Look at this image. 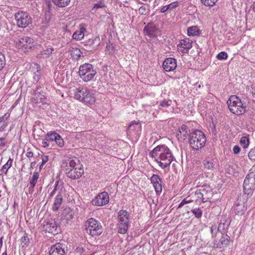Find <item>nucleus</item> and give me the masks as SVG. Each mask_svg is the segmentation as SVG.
Masks as SVG:
<instances>
[{"label": "nucleus", "mask_w": 255, "mask_h": 255, "mask_svg": "<svg viewBox=\"0 0 255 255\" xmlns=\"http://www.w3.org/2000/svg\"><path fill=\"white\" fill-rule=\"evenodd\" d=\"M149 155L163 169L169 166L174 158L171 151L165 144L159 145L154 148Z\"/></svg>", "instance_id": "obj_1"}, {"label": "nucleus", "mask_w": 255, "mask_h": 255, "mask_svg": "<svg viewBox=\"0 0 255 255\" xmlns=\"http://www.w3.org/2000/svg\"><path fill=\"white\" fill-rule=\"evenodd\" d=\"M206 142L205 133L200 130L195 129L190 133L189 142L190 146L196 150L203 148Z\"/></svg>", "instance_id": "obj_2"}, {"label": "nucleus", "mask_w": 255, "mask_h": 255, "mask_svg": "<svg viewBox=\"0 0 255 255\" xmlns=\"http://www.w3.org/2000/svg\"><path fill=\"white\" fill-rule=\"evenodd\" d=\"M227 104L230 111L233 114L239 116L244 114L246 107L241 99L237 95H232L227 101Z\"/></svg>", "instance_id": "obj_3"}, {"label": "nucleus", "mask_w": 255, "mask_h": 255, "mask_svg": "<svg viewBox=\"0 0 255 255\" xmlns=\"http://www.w3.org/2000/svg\"><path fill=\"white\" fill-rule=\"evenodd\" d=\"M129 214L127 210H121L118 212L117 227L119 233L125 234L127 232L129 226Z\"/></svg>", "instance_id": "obj_4"}, {"label": "nucleus", "mask_w": 255, "mask_h": 255, "mask_svg": "<svg viewBox=\"0 0 255 255\" xmlns=\"http://www.w3.org/2000/svg\"><path fill=\"white\" fill-rule=\"evenodd\" d=\"M74 98L79 101L89 104H93L95 101L94 95L85 87L76 88L74 92Z\"/></svg>", "instance_id": "obj_5"}, {"label": "nucleus", "mask_w": 255, "mask_h": 255, "mask_svg": "<svg viewBox=\"0 0 255 255\" xmlns=\"http://www.w3.org/2000/svg\"><path fill=\"white\" fill-rule=\"evenodd\" d=\"M78 73L80 78L84 81L89 82L93 79L97 72L93 65L85 63L80 65Z\"/></svg>", "instance_id": "obj_6"}, {"label": "nucleus", "mask_w": 255, "mask_h": 255, "mask_svg": "<svg viewBox=\"0 0 255 255\" xmlns=\"http://www.w3.org/2000/svg\"><path fill=\"white\" fill-rule=\"evenodd\" d=\"M86 232L91 236H99L103 231L101 223L94 218L89 219L85 223Z\"/></svg>", "instance_id": "obj_7"}, {"label": "nucleus", "mask_w": 255, "mask_h": 255, "mask_svg": "<svg viewBox=\"0 0 255 255\" xmlns=\"http://www.w3.org/2000/svg\"><path fill=\"white\" fill-rule=\"evenodd\" d=\"M244 192L248 195H252L255 190V171L249 172L243 183Z\"/></svg>", "instance_id": "obj_8"}, {"label": "nucleus", "mask_w": 255, "mask_h": 255, "mask_svg": "<svg viewBox=\"0 0 255 255\" xmlns=\"http://www.w3.org/2000/svg\"><path fill=\"white\" fill-rule=\"evenodd\" d=\"M14 18L18 27L25 28L32 22V18L28 13L18 11L15 13Z\"/></svg>", "instance_id": "obj_9"}, {"label": "nucleus", "mask_w": 255, "mask_h": 255, "mask_svg": "<svg viewBox=\"0 0 255 255\" xmlns=\"http://www.w3.org/2000/svg\"><path fill=\"white\" fill-rule=\"evenodd\" d=\"M16 46L21 51L25 52L34 47L35 41L30 37L23 36L18 39Z\"/></svg>", "instance_id": "obj_10"}, {"label": "nucleus", "mask_w": 255, "mask_h": 255, "mask_svg": "<svg viewBox=\"0 0 255 255\" xmlns=\"http://www.w3.org/2000/svg\"><path fill=\"white\" fill-rule=\"evenodd\" d=\"M66 174L72 179L80 178L84 174V169L82 164H78V167L73 168L68 167L66 170Z\"/></svg>", "instance_id": "obj_11"}, {"label": "nucleus", "mask_w": 255, "mask_h": 255, "mask_svg": "<svg viewBox=\"0 0 255 255\" xmlns=\"http://www.w3.org/2000/svg\"><path fill=\"white\" fill-rule=\"evenodd\" d=\"M198 198H201L202 202L208 201L212 197L213 192L209 185H205L202 189L199 190V192H196Z\"/></svg>", "instance_id": "obj_12"}, {"label": "nucleus", "mask_w": 255, "mask_h": 255, "mask_svg": "<svg viewBox=\"0 0 255 255\" xmlns=\"http://www.w3.org/2000/svg\"><path fill=\"white\" fill-rule=\"evenodd\" d=\"M109 201V197L106 192H103L98 195L92 201V204L94 206H101L107 204Z\"/></svg>", "instance_id": "obj_13"}, {"label": "nucleus", "mask_w": 255, "mask_h": 255, "mask_svg": "<svg viewBox=\"0 0 255 255\" xmlns=\"http://www.w3.org/2000/svg\"><path fill=\"white\" fill-rule=\"evenodd\" d=\"M43 230L46 232L51 233L53 235L58 233L57 225L54 220L50 219L45 221L43 223Z\"/></svg>", "instance_id": "obj_14"}, {"label": "nucleus", "mask_w": 255, "mask_h": 255, "mask_svg": "<svg viewBox=\"0 0 255 255\" xmlns=\"http://www.w3.org/2000/svg\"><path fill=\"white\" fill-rule=\"evenodd\" d=\"M158 31V27L153 22L148 23L143 28L144 34L150 38L156 37Z\"/></svg>", "instance_id": "obj_15"}, {"label": "nucleus", "mask_w": 255, "mask_h": 255, "mask_svg": "<svg viewBox=\"0 0 255 255\" xmlns=\"http://www.w3.org/2000/svg\"><path fill=\"white\" fill-rule=\"evenodd\" d=\"M150 182L154 187L156 193L157 195H159L161 193L162 190L161 185L162 182V179L158 175L153 174L150 178Z\"/></svg>", "instance_id": "obj_16"}, {"label": "nucleus", "mask_w": 255, "mask_h": 255, "mask_svg": "<svg viewBox=\"0 0 255 255\" xmlns=\"http://www.w3.org/2000/svg\"><path fill=\"white\" fill-rule=\"evenodd\" d=\"M49 255H65L64 245L58 243L52 246L49 251Z\"/></svg>", "instance_id": "obj_17"}, {"label": "nucleus", "mask_w": 255, "mask_h": 255, "mask_svg": "<svg viewBox=\"0 0 255 255\" xmlns=\"http://www.w3.org/2000/svg\"><path fill=\"white\" fill-rule=\"evenodd\" d=\"M162 67L166 72L172 71L177 67L176 60L173 58H167L163 61Z\"/></svg>", "instance_id": "obj_18"}, {"label": "nucleus", "mask_w": 255, "mask_h": 255, "mask_svg": "<svg viewBox=\"0 0 255 255\" xmlns=\"http://www.w3.org/2000/svg\"><path fill=\"white\" fill-rule=\"evenodd\" d=\"M100 45V39L96 38L94 39H90L85 44V49L87 51H93L95 50Z\"/></svg>", "instance_id": "obj_19"}, {"label": "nucleus", "mask_w": 255, "mask_h": 255, "mask_svg": "<svg viewBox=\"0 0 255 255\" xmlns=\"http://www.w3.org/2000/svg\"><path fill=\"white\" fill-rule=\"evenodd\" d=\"M192 41L189 38H185L180 41L179 44L178 46L183 48V49H180L182 53H187L188 50L191 49L192 47Z\"/></svg>", "instance_id": "obj_20"}, {"label": "nucleus", "mask_w": 255, "mask_h": 255, "mask_svg": "<svg viewBox=\"0 0 255 255\" xmlns=\"http://www.w3.org/2000/svg\"><path fill=\"white\" fill-rule=\"evenodd\" d=\"M230 237L227 234L222 235L219 243L217 244L216 247L222 248L227 247L230 243Z\"/></svg>", "instance_id": "obj_21"}, {"label": "nucleus", "mask_w": 255, "mask_h": 255, "mask_svg": "<svg viewBox=\"0 0 255 255\" xmlns=\"http://www.w3.org/2000/svg\"><path fill=\"white\" fill-rule=\"evenodd\" d=\"M31 102L34 104L40 103L44 104L46 103V98L43 93L33 94Z\"/></svg>", "instance_id": "obj_22"}, {"label": "nucleus", "mask_w": 255, "mask_h": 255, "mask_svg": "<svg viewBox=\"0 0 255 255\" xmlns=\"http://www.w3.org/2000/svg\"><path fill=\"white\" fill-rule=\"evenodd\" d=\"M190 130L188 127L185 125H182L181 127L178 129V132L177 133V136L178 139L179 137L182 138V136L183 137V139H184L185 137L189 134Z\"/></svg>", "instance_id": "obj_23"}, {"label": "nucleus", "mask_w": 255, "mask_h": 255, "mask_svg": "<svg viewBox=\"0 0 255 255\" xmlns=\"http://www.w3.org/2000/svg\"><path fill=\"white\" fill-rule=\"evenodd\" d=\"M63 197L60 194H58L55 198L54 202L53 205L52 210L54 211H58L62 204Z\"/></svg>", "instance_id": "obj_24"}, {"label": "nucleus", "mask_w": 255, "mask_h": 255, "mask_svg": "<svg viewBox=\"0 0 255 255\" xmlns=\"http://www.w3.org/2000/svg\"><path fill=\"white\" fill-rule=\"evenodd\" d=\"M200 33V31L197 26H192L187 29V34L189 36H199Z\"/></svg>", "instance_id": "obj_25"}, {"label": "nucleus", "mask_w": 255, "mask_h": 255, "mask_svg": "<svg viewBox=\"0 0 255 255\" xmlns=\"http://www.w3.org/2000/svg\"><path fill=\"white\" fill-rule=\"evenodd\" d=\"M52 18V13L48 10L46 11L45 14V17L42 20V23L43 24V26L47 27L49 25V22L51 21Z\"/></svg>", "instance_id": "obj_26"}, {"label": "nucleus", "mask_w": 255, "mask_h": 255, "mask_svg": "<svg viewBox=\"0 0 255 255\" xmlns=\"http://www.w3.org/2000/svg\"><path fill=\"white\" fill-rule=\"evenodd\" d=\"M66 166H68L69 165L70 168H73L78 167V164H81L79 160L77 158L75 159L70 158L68 159L66 162Z\"/></svg>", "instance_id": "obj_27"}, {"label": "nucleus", "mask_w": 255, "mask_h": 255, "mask_svg": "<svg viewBox=\"0 0 255 255\" xmlns=\"http://www.w3.org/2000/svg\"><path fill=\"white\" fill-rule=\"evenodd\" d=\"M244 206L243 204H240L238 201L235 203L234 210L236 214H243Z\"/></svg>", "instance_id": "obj_28"}, {"label": "nucleus", "mask_w": 255, "mask_h": 255, "mask_svg": "<svg viewBox=\"0 0 255 255\" xmlns=\"http://www.w3.org/2000/svg\"><path fill=\"white\" fill-rule=\"evenodd\" d=\"M71 0H52L53 3L59 7H64L67 6L70 3Z\"/></svg>", "instance_id": "obj_29"}, {"label": "nucleus", "mask_w": 255, "mask_h": 255, "mask_svg": "<svg viewBox=\"0 0 255 255\" xmlns=\"http://www.w3.org/2000/svg\"><path fill=\"white\" fill-rule=\"evenodd\" d=\"M230 225V222L226 220L225 217L222 218L218 226V230H224L225 228H227Z\"/></svg>", "instance_id": "obj_30"}, {"label": "nucleus", "mask_w": 255, "mask_h": 255, "mask_svg": "<svg viewBox=\"0 0 255 255\" xmlns=\"http://www.w3.org/2000/svg\"><path fill=\"white\" fill-rule=\"evenodd\" d=\"M240 143L243 148H248L250 143L249 137L248 136H243L240 139Z\"/></svg>", "instance_id": "obj_31"}, {"label": "nucleus", "mask_w": 255, "mask_h": 255, "mask_svg": "<svg viewBox=\"0 0 255 255\" xmlns=\"http://www.w3.org/2000/svg\"><path fill=\"white\" fill-rule=\"evenodd\" d=\"M176 3H177V2H172L170 3L169 4L163 6L161 9V12L164 13L166 11H167L168 9H172L176 8L177 7V4H175Z\"/></svg>", "instance_id": "obj_32"}, {"label": "nucleus", "mask_w": 255, "mask_h": 255, "mask_svg": "<svg viewBox=\"0 0 255 255\" xmlns=\"http://www.w3.org/2000/svg\"><path fill=\"white\" fill-rule=\"evenodd\" d=\"M63 214L65 215V219L67 221H70L73 218V212L70 208L66 209L64 211Z\"/></svg>", "instance_id": "obj_33"}, {"label": "nucleus", "mask_w": 255, "mask_h": 255, "mask_svg": "<svg viewBox=\"0 0 255 255\" xmlns=\"http://www.w3.org/2000/svg\"><path fill=\"white\" fill-rule=\"evenodd\" d=\"M12 161L13 160L11 158H9L8 159L7 162L4 165H3L1 169L2 172L6 174L8 169L10 168V167L12 166Z\"/></svg>", "instance_id": "obj_34"}, {"label": "nucleus", "mask_w": 255, "mask_h": 255, "mask_svg": "<svg viewBox=\"0 0 255 255\" xmlns=\"http://www.w3.org/2000/svg\"><path fill=\"white\" fill-rule=\"evenodd\" d=\"M205 168L208 170H213L215 168V164L211 161L205 160L204 162Z\"/></svg>", "instance_id": "obj_35"}, {"label": "nucleus", "mask_w": 255, "mask_h": 255, "mask_svg": "<svg viewBox=\"0 0 255 255\" xmlns=\"http://www.w3.org/2000/svg\"><path fill=\"white\" fill-rule=\"evenodd\" d=\"M218 0H201V3L206 6L212 7L215 5Z\"/></svg>", "instance_id": "obj_36"}, {"label": "nucleus", "mask_w": 255, "mask_h": 255, "mask_svg": "<svg viewBox=\"0 0 255 255\" xmlns=\"http://www.w3.org/2000/svg\"><path fill=\"white\" fill-rule=\"evenodd\" d=\"M39 173L38 172H34L31 179L29 180V185H36L38 179L39 178Z\"/></svg>", "instance_id": "obj_37"}, {"label": "nucleus", "mask_w": 255, "mask_h": 255, "mask_svg": "<svg viewBox=\"0 0 255 255\" xmlns=\"http://www.w3.org/2000/svg\"><path fill=\"white\" fill-rule=\"evenodd\" d=\"M57 135L58 133L55 132H49L47 133L46 137L49 141H55Z\"/></svg>", "instance_id": "obj_38"}, {"label": "nucleus", "mask_w": 255, "mask_h": 255, "mask_svg": "<svg viewBox=\"0 0 255 255\" xmlns=\"http://www.w3.org/2000/svg\"><path fill=\"white\" fill-rule=\"evenodd\" d=\"M84 36L83 28L81 29V31L79 32L76 31L74 33L73 35V37L76 39H81L83 38Z\"/></svg>", "instance_id": "obj_39"}, {"label": "nucleus", "mask_w": 255, "mask_h": 255, "mask_svg": "<svg viewBox=\"0 0 255 255\" xmlns=\"http://www.w3.org/2000/svg\"><path fill=\"white\" fill-rule=\"evenodd\" d=\"M191 212L197 218H200L202 216V211L199 208L192 209Z\"/></svg>", "instance_id": "obj_40"}, {"label": "nucleus", "mask_w": 255, "mask_h": 255, "mask_svg": "<svg viewBox=\"0 0 255 255\" xmlns=\"http://www.w3.org/2000/svg\"><path fill=\"white\" fill-rule=\"evenodd\" d=\"M105 7H106V5H105L104 1L102 0H100V1H98V3H96L94 5L92 10H94V9L97 10L98 8H104Z\"/></svg>", "instance_id": "obj_41"}, {"label": "nucleus", "mask_w": 255, "mask_h": 255, "mask_svg": "<svg viewBox=\"0 0 255 255\" xmlns=\"http://www.w3.org/2000/svg\"><path fill=\"white\" fill-rule=\"evenodd\" d=\"M21 243L22 247L27 246L29 245V240L27 235L25 234L21 237Z\"/></svg>", "instance_id": "obj_42"}, {"label": "nucleus", "mask_w": 255, "mask_h": 255, "mask_svg": "<svg viewBox=\"0 0 255 255\" xmlns=\"http://www.w3.org/2000/svg\"><path fill=\"white\" fill-rule=\"evenodd\" d=\"M248 157L251 160L255 161V146L249 152Z\"/></svg>", "instance_id": "obj_43"}, {"label": "nucleus", "mask_w": 255, "mask_h": 255, "mask_svg": "<svg viewBox=\"0 0 255 255\" xmlns=\"http://www.w3.org/2000/svg\"><path fill=\"white\" fill-rule=\"evenodd\" d=\"M135 127H138L139 128L140 126L139 125V123L138 122L136 121H133L130 123L128 128L131 130H136Z\"/></svg>", "instance_id": "obj_44"}, {"label": "nucleus", "mask_w": 255, "mask_h": 255, "mask_svg": "<svg viewBox=\"0 0 255 255\" xmlns=\"http://www.w3.org/2000/svg\"><path fill=\"white\" fill-rule=\"evenodd\" d=\"M228 54L224 51L220 52L216 56L218 60H226L228 58Z\"/></svg>", "instance_id": "obj_45"}, {"label": "nucleus", "mask_w": 255, "mask_h": 255, "mask_svg": "<svg viewBox=\"0 0 255 255\" xmlns=\"http://www.w3.org/2000/svg\"><path fill=\"white\" fill-rule=\"evenodd\" d=\"M5 65V56L3 54L0 52V71L4 67Z\"/></svg>", "instance_id": "obj_46"}, {"label": "nucleus", "mask_w": 255, "mask_h": 255, "mask_svg": "<svg viewBox=\"0 0 255 255\" xmlns=\"http://www.w3.org/2000/svg\"><path fill=\"white\" fill-rule=\"evenodd\" d=\"M55 141L60 147H62L64 145V140L59 134H58Z\"/></svg>", "instance_id": "obj_47"}, {"label": "nucleus", "mask_w": 255, "mask_h": 255, "mask_svg": "<svg viewBox=\"0 0 255 255\" xmlns=\"http://www.w3.org/2000/svg\"><path fill=\"white\" fill-rule=\"evenodd\" d=\"M148 10L144 6L140 7L138 9L139 13L141 15H145L148 12Z\"/></svg>", "instance_id": "obj_48"}, {"label": "nucleus", "mask_w": 255, "mask_h": 255, "mask_svg": "<svg viewBox=\"0 0 255 255\" xmlns=\"http://www.w3.org/2000/svg\"><path fill=\"white\" fill-rule=\"evenodd\" d=\"M48 156H43L42 157V163L41 165H40L39 168L40 169H41L44 165L48 160Z\"/></svg>", "instance_id": "obj_49"}, {"label": "nucleus", "mask_w": 255, "mask_h": 255, "mask_svg": "<svg viewBox=\"0 0 255 255\" xmlns=\"http://www.w3.org/2000/svg\"><path fill=\"white\" fill-rule=\"evenodd\" d=\"M41 77L40 72L37 70L36 72L34 73L33 79L35 81H38Z\"/></svg>", "instance_id": "obj_50"}, {"label": "nucleus", "mask_w": 255, "mask_h": 255, "mask_svg": "<svg viewBox=\"0 0 255 255\" xmlns=\"http://www.w3.org/2000/svg\"><path fill=\"white\" fill-rule=\"evenodd\" d=\"M233 153L235 154H238L241 151V148L238 145H235L233 147Z\"/></svg>", "instance_id": "obj_51"}, {"label": "nucleus", "mask_w": 255, "mask_h": 255, "mask_svg": "<svg viewBox=\"0 0 255 255\" xmlns=\"http://www.w3.org/2000/svg\"><path fill=\"white\" fill-rule=\"evenodd\" d=\"M169 102H171V101L163 100L160 102V106L162 107H168L170 105Z\"/></svg>", "instance_id": "obj_52"}, {"label": "nucleus", "mask_w": 255, "mask_h": 255, "mask_svg": "<svg viewBox=\"0 0 255 255\" xmlns=\"http://www.w3.org/2000/svg\"><path fill=\"white\" fill-rule=\"evenodd\" d=\"M48 139L46 137L44 139H43L42 141V145L44 147H48L49 146Z\"/></svg>", "instance_id": "obj_53"}, {"label": "nucleus", "mask_w": 255, "mask_h": 255, "mask_svg": "<svg viewBox=\"0 0 255 255\" xmlns=\"http://www.w3.org/2000/svg\"><path fill=\"white\" fill-rule=\"evenodd\" d=\"M5 138L0 137V146H4L6 144Z\"/></svg>", "instance_id": "obj_54"}, {"label": "nucleus", "mask_w": 255, "mask_h": 255, "mask_svg": "<svg viewBox=\"0 0 255 255\" xmlns=\"http://www.w3.org/2000/svg\"><path fill=\"white\" fill-rule=\"evenodd\" d=\"M210 231L212 234V237L214 236V233L216 232V227L215 225H212L210 227Z\"/></svg>", "instance_id": "obj_55"}, {"label": "nucleus", "mask_w": 255, "mask_h": 255, "mask_svg": "<svg viewBox=\"0 0 255 255\" xmlns=\"http://www.w3.org/2000/svg\"><path fill=\"white\" fill-rule=\"evenodd\" d=\"M85 251H86V250L84 248H83V247H78L76 248V252L77 253L82 254V253H84V252H85Z\"/></svg>", "instance_id": "obj_56"}, {"label": "nucleus", "mask_w": 255, "mask_h": 255, "mask_svg": "<svg viewBox=\"0 0 255 255\" xmlns=\"http://www.w3.org/2000/svg\"><path fill=\"white\" fill-rule=\"evenodd\" d=\"M9 114L6 113L3 116L1 117L0 118L2 119L3 122L5 121L9 117Z\"/></svg>", "instance_id": "obj_57"}, {"label": "nucleus", "mask_w": 255, "mask_h": 255, "mask_svg": "<svg viewBox=\"0 0 255 255\" xmlns=\"http://www.w3.org/2000/svg\"><path fill=\"white\" fill-rule=\"evenodd\" d=\"M74 53L75 54V55L78 57H80L81 56V51L80 50V49H77L76 48L75 50H74Z\"/></svg>", "instance_id": "obj_58"}, {"label": "nucleus", "mask_w": 255, "mask_h": 255, "mask_svg": "<svg viewBox=\"0 0 255 255\" xmlns=\"http://www.w3.org/2000/svg\"><path fill=\"white\" fill-rule=\"evenodd\" d=\"M40 86L37 87V88L34 91V94L43 93V92H41V91H40Z\"/></svg>", "instance_id": "obj_59"}, {"label": "nucleus", "mask_w": 255, "mask_h": 255, "mask_svg": "<svg viewBox=\"0 0 255 255\" xmlns=\"http://www.w3.org/2000/svg\"><path fill=\"white\" fill-rule=\"evenodd\" d=\"M59 181H56L55 185H54V189H55L56 190H57L58 188H59L60 186H59Z\"/></svg>", "instance_id": "obj_60"}, {"label": "nucleus", "mask_w": 255, "mask_h": 255, "mask_svg": "<svg viewBox=\"0 0 255 255\" xmlns=\"http://www.w3.org/2000/svg\"><path fill=\"white\" fill-rule=\"evenodd\" d=\"M35 186V185H29V187L28 188L29 193H32L33 192Z\"/></svg>", "instance_id": "obj_61"}, {"label": "nucleus", "mask_w": 255, "mask_h": 255, "mask_svg": "<svg viewBox=\"0 0 255 255\" xmlns=\"http://www.w3.org/2000/svg\"><path fill=\"white\" fill-rule=\"evenodd\" d=\"M26 155L28 158L31 157L33 156V153L32 151H28L26 153Z\"/></svg>", "instance_id": "obj_62"}, {"label": "nucleus", "mask_w": 255, "mask_h": 255, "mask_svg": "<svg viewBox=\"0 0 255 255\" xmlns=\"http://www.w3.org/2000/svg\"><path fill=\"white\" fill-rule=\"evenodd\" d=\"M56 191V190L55 189H53V190L49 194V198H51L54 196V195L55 194Z\"/></svg>", "instance_id": "obj_63"}, {"label": "nucleus", "mask_w": 255, "mask_h": 255, "mask_svg": "<svg viewBox=\"0 0 255 255\" xmlns=\"http://www.w3.org/2000/svg\"><path fill=\"white\" fill-rule=\"evenodd\" d=\"M182 202L184 203V204L185 205L186 204L190 203L191 200H187V199L185 198L182 200Z\"/></svg>", "instance_id": "obj_64"}]
</instances>
